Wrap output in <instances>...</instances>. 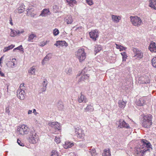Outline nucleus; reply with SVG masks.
Listing matches in <instances>:
<instances>
[{
    "mask_svg": "<svg viewBox=\"0 0 156 156\" xmlns=\"http://www.w3.org/2000/svg\"><path fill=\"white\" fill-rule=\"evenodd\" d=\"M141 144L140 147L138 148L135 152L138 156H143L144 152L149 151L150 148L152 149L151 144L146 140H141Z\"/></svg>",
    "mask_w": 156,
    "mask_h": 156,
    "instance_id": "nucleus-1",
    "label": "nucleus"
},
{
    "mask_svg": "<svg viewBox=\"0 0 156 156\" xmlns=\"http://www.w3.org/2000/svg\"><path fill=\"white\" fill-rule=\"evenodd\" d=\"M152 116L151 114L144 115L141 119V122L143 127L147 128H149L152 125Z\"/></svg>",
    "mask_w": 156,
    "mask_h": 156,
    "instance_id": "nucleus-2",
    "label": "nucleus"
},
{
    "mask_svg": "<svg viewBox=\"0 0 156 156\" xmlns=\"http://www.w3.org/2000/svg\"><path fill=\"white\" fill-rule=\"evenodd\" d=\"M152 116L151 114L144 115L141 119V122L143 127L147 128H149L152 125Z\"/></svg>",
    "mask_w": 156,
    "mask_h": 156,
    "instance_id": "nucleus-3",
    "label": "nucleus"
},
{
    "mask_svg": "<svg viewBox=\"0 0 156 156\" xmlns=\"http://www.w3.org/2000/svg\"><path fill=\"white\" fill-rule=\"evenodd\" d=\"M29 142L32 144H35L38 140V136L34 129H31L30 131V135L27 138Z\"/></svg>",
    "mask_w": 156,
    "mask_h": 156,
    "instance_id": "nucleus-4",
    "label": "nucleus"
},
{
    "mask_svg": "<svg viewBox=\"0 0 156 156\" xmlns=\"http://www.w3.org/2000/svg\"><path fill=\"white\" fill-rule=\"evenodd\" d=\"M76 57L78 59L80 62L83 61L86 58V54L83 48L79 49L76 54Z\"/></svg>",
    "mask_w": 156,
    "mask_h": 156,
    "instance_id": "nucleus-5",
    "label": "nucleus"
},
{
    "mask_svg": "<svg viewBox=\"0 0 156 156\" xmlns=\"http://www.w3.org/2000/svg\"><path fill=\"white\" fill-rule=\"evenodd\" d=\"M130 18L131 22L133 26L138 27L141 25L142 20L139 17L137 16H131Z\"/></svg>",
    "mask_w": 156,
    "mask_h": 156,
    "instance_id": "nucleus-6",
    "label": "nucleus"
},
{
    "mask_svg": "<svg viewBox=\"0 0 156 156\" xmlns=\"http://www.w3.org/2000/svg\"><path fill=\"white\" fill-rule=\"evenodd\" d=\"M30 129L28 127L25 125H21L20 126V134L24 135L28 134Z\"/></svg>",
    "mask_w": 156,
    "mask_h": 156,
    "instance_id": "nucleus-7",
    "label": "nucleus"
},
{
    "mask_svg": "<svg viewBox=\"0 0 156 156\" xmlns=\"http://www.w3.org/2000/svg\"><path fill=\"white\" fill-rule=\"evenodd\" d=\"M24 85V83L20 84V100H24L26 95L24 90L25 89Z\"/></svg>",
    "mask_w": 156,
    "mask_h": 156,
    "instance_id": "nucleus-8",
    "label": "nucleus"
},
{
    "mask_svg": "<svg viewBox=\"0 0 156 156\" xmlns=\"http://www.w3.org/2000/svg\"><path fill=\"white\" fill-rule=\"evenodd\" d=\"M139 80L140 81V83L146 84L150 82V80L147 76H141L139 78Z\"/></svg>",
    "mask_w": 156,
    "mask_h": 156,
    "instance_id": "nucleus-9",
    "label": "nucleus"
},
{
    "mask_svg": "<svg viewBox=\"0 0 156 156\" xmlns=\"http://www.w3.org/2000/svg\"><path fill=\"white\" fill-rule=\"evenodd\" d=\"M119 125H118V127L120 128H126L127 129H128L130 128L129 125L124 120L120 119L119 120Z\"/></svg>",
    "mask_w": 156,
    "mask_h": 156,
    "instance_id": "nucleus-10",
    "label": "nucleus"
},
{
    "mask_svg": "<svg viewBox=\"0 0 156 156\" xmlns=\"http://www.w3.org/2000/svg\"><path fill=\"white\" fill-rule=\"evenodd\" d=\"M89 35L90 37L94 41H96L98 37V30H92L89 33Z\"/></svg>",
    "mask_w": 156,
    "mask_h": 156,
    "instance_id": "nucleus-11",
    "label": "nucleus"
},
{
    "mask_svg": "<svg viewBox=\"0 0 156 156\" xmlns=\"http://www.w3.org/2000/svg\"><path fill=\"white\" fill-rule=\"evenodd\" d=\"M48 124L49 126L55 128L56 130H59L60 129L59 123L57 122H49Z\"/></svg>",
    "mask_w": 156,
    "mask_h": 156,
    "instance_id": "nucleus-12",
    "label": "nucleus"
},
{
    "mask_svg": "<svg viewBox=\"0 0 156 156\" xmlns=\"http://www.w3.org/2000/svg\"><path fill=\"white\" fill-rule=\"evenodd\" d=\"M54 45L58 48H60V46H65L67 47L68 46V44L64 41H56V43L54 44Z\"/></svg>",
    "mask_w": 156,
    "mask_h": 156,
    "instance_id": "nucleus-13",
    "label": "nucleus"
},
{
    "mask_svg": "<svg viewBox=\"0 0 156 156\" xmlns=\"http://www.w3.org/2000/svg\"><path fill=\"white\" fill-rule=\"evenodd\" d=\"M78 101L79 103H81L83 102L86 103L88 101V100L86 97L83 94L81 93V95L80 96H79L78 99Z\"/></svg>",
    "mask_w": 156,
    "mask_h": 156,
    "instance_id": "nucleus-14",
    "label": "nucleus"
},
{
    "mask_svg": "<svg viewBox=\"0 0 156 156\" xmlns=\"http://www.w3.org/2000/svg\"><path fill=\"white\" fill-rule=\"evenodd\" d=\"M75 133L76 134H77V137L80 138H83L85 136L84 131L82 129H79L77 131H76Z\"/></svg>",
    "mask_w": 156,
    "mask_h": 156,
    "instance_id": "nucleus-15",
    "label": "nucleus"
},
{
    "mask_svg": "<svg viewBox=\"0 0 156 156\" xmlns=\"http://www.w3.org/2000/svg\"><path fill=\"white\" fill-rule=\"evenodd\" d=\"M51 57L52 55L51 54L49 53L42 60L41 63L42 65H44L47 62L49 61L51 58Z\"/></svg>",
    "mask_w": 156,
    "mask_h": 156,
    "instance_id": "nucleus-16",
    "label": "nucleus"
},
{
    "mask_svg": "<svg viewBox=\"0 0 156 156\" xmlns=\"http://www.w3.org/2000/svg\"><path fill=\"white\" fill-rule=\"evenodd\" d=\"M156 44L154 42H152L149 45V49L151 52H156Z\"/></svg>",
    "mask_w": 156,
    "mask_h": 156,
    "instance_id": "nucleus-17",
    "label": "nucleus"
},
{
    "mask_svg": "<svg viewBox=\"0 0 156 156\" xmlns=\"http://www.w3.org/2000/svg\"><path fill=\"white\" fill-rule=\"evenodd\" d=\"M85 112H92L94 110V108L92 104L88 105L87 107L84 108Z\"/></svg>",
    "mask_w": 156,
    "mask_h": 156,
    "instance_id": "nucleus-18",
    "label": "nucleus"
},
{
    "mask_svg": "<svg viewBox=\"0 0 156 156\" xmlns=\"http://www.w3.org/2000/svg\"><path fill=\"white\" fill-rule=\"evenodd\" d=\"M112 20L114 22L118 23L121 20V17L119 16L112 15Z\"/></svg>",
    "mask_w": 156,
    "mask_h": 156,
    "instance_id": "nucleus-19",
    "label": "nucleus"
},
{
    "mask_svg": "<svg viewBox=\"0 0 156 156\" xmlns=\"http://www.w3.org/2000/svg\"><path fill=\"white\" fill-rule=\"evenodd\" d=\"M149 6L153 9L156 10V0H150Z\"/></svg>",
    "mask_w": 156,
    "mask_h": 156,
    "instance_id": "nucleus-20",
    "label": "nucleus"
},
{
    "mask_svg": "<svg viewBox=\"0 0 156 156\" xmlns=\"http://www.w3.org/2000/svg\"><path fill=\"white\" fill-rule=\"evenodd\" d=\"M16 59L13 58L12 61H9L6 64V65L9 68H13L15 65V62Z\"/></svg>",
    "mask_w": 156,
    "mask_h": 156,
    "instance_id": "nucleus-21",
    "label": "nucleus"
},
{
    "mask_svg": "<svg viewBox=\"0 0 156 156\" xmlns=\"http://www.w3.org/2000/svg\"><path fill=\"white\" fill-rule=\"evenodd\" d=\"M65 20L67 24H71L73 21L72 17L71 16H67L65 18Z\"/></svg>",
    "mask_w": 156,
    "mask_h": 156,
    "instance_id": "nucleus-22",
    "label": "nucleus"
},
{
    "mask_svg": "<svg viewBox=\"0 0 156 156\" xmlns=\"http://www.w3.org/2000/svg\"><path fill=\"white\" fill-rule=\"evenodd\" d=\"M73 145V144L71 143L69 141H66L65 144L64 145V147L65 149L70 148Z\"/></svg>",
    "mask_w": 156,
    "mask_h": 156,
    "instance_id": "nucleus-23",
    "label": "nucleus"
},
{
    "mask_svg": "<svg viewBox=\"0 0 156 156\" xmlns=\"http://www.w3.org/2000/svg\"><path fill=\"white\" fill-rule=\"evenodd\" d=\"M145 102L143 98H140L136 101V103L137 105L140 106L143 105Z\"/></svg>",
    "mask_w": 156,
    "mask_h": 156,
    "instance_id": "nucleus-24",
    "label": "nucleus"
},
{
    "mask_svg": "<svg viewBox=\"0 0 156 156\" xmlns=\"http://www.w3.org/2000/svg\"><path fill=\"white\" fill-rule=\"evenodd\" d=\"M50 11L49 9H44L41 12L40 16H46V15L49 14Z\"/></svg>",
    "mask_w": 156,
    "mask_h": 156,
    "instance_id": "nucleus-25",
    "label": "nucleus"
},
{
    "mask_svg": "<svg viewBox=\"0 0 156 156\" xmlns=\"http://www.w3.org/2000/svg\"><path fill=\"white\" fill-rule=\"evenodd\" d=\"M143 56V53L140 51H138V52H136V53H135L134 56V57H136L139 58H142Z\"/></svg>",
    "mask_w": 156,
    "mask_h": 156,
    "instance_id": "nucleus-26",
    "label": "nucleus"
},
{
    "mask_svg": "<svg viewBox=\"0 0 156 156\" xmlns=\"http://www.w3.org/2000/svg\"><path fill=\"white\" fill-rule=\"evenodd\" d=\"M118 104L120 108H123L126 106V102L123 101V100H120L119 101Z\"/></svg>",
    "mask_w": 156,
    "mask_h": 156,
    "instance_id": "nucleus-27",
    "label": "nucleus"
},
{
    "mask_svg": "<svg viewBox=\"0 0 156 156\" xmlns=\"http://www.w3.org/2000/svg\"><path fill=\"white\" fill-rule=\"evenodd\" d=\"M94 51L96 53H98L102 49V47L101 45H96L94 46Z\"/></svg>",
    "mask_w": 156,
    "mask_h": 156,
    "instance_id": "nucleus-28",
    "label": "nucleus"
},
{
    "mask_svg": "<svg viewBox=\"0 0 156 156\" xmlns=\"http://www.w3.org/2000/svg\"><path fill=\"white\" fill-rule=\"evenodd\" d=\"M57 106L59 110H62L64 108V106L63 103L61 101H59L57 104Z\"/></svg>",
    "mask_w": 156,
    "mask_h": 156,
    "instance_id": "nucleus-29",
    "label": "nucleus"
},
{
    "mask_svg": "<svg viewBox=\"0 0 156 156\" xmlns=\"http://www.w3.org/2000/svg\"><path fill=\"white\" fill-rule=\"evenodd\" d=\"M15 47V45L13 44H11L8 47H6L4 48L3 51L4 52H5L8 51L12 49Z\"/></svg>",
    "mask_w": 156,
    "mask_h": 156,
    "instance_id": "nucleus-30",
    "label": "nucleus"
},
{
    "mask_svg": "<svg viewBox=\"0 0 156 156\" xmlns=\"http://www.w3.org/2000/svg\"><path fill=\"white\" fill-rule=\"evenodd\" d=\"M103 156H111L110 149H105L104 152L103 153Z\"/></svg>",
    "mask_w": 156,
    "mask_h": 156,
    "instance_id": "nucleus-31",
    "label": "nucleus"
},
{
    "mask_svg": "<svg viewBox=\"0 0 156 156\" xmlns=\"http://www.w3.org/2000/svg\"><path fill=\"white\" fill-rule=\"evenodd\" d=\"M36 69L34 66H33L30 68V70H29V73L33 75L35 74V71Z\"/></svg>",
    "mask_w": 156,
    "mask_h": 156,
    "instance_id": "nucleus-32",
    "label": "nucleus"
},
{
    "mask_svg": "<svg viewBox=\"0 0 156 156\" xmlns=\"http://www.w3.org/2000/svg\"><path fill=\"white\" fill-rule=\"evenodd\" d=\"M36 35L34 34H32L30 35L28 38V40L29 41H32L34 37H36Z\"/></svg>",
    "mask_w": 156,
    "mask_h": 156,
    "instance_id": "nucleus-33",
    "label": "nucleus"
},
{
    "mask_svg": "<svg viewBox=\"0 0 156 156\" xmlns=\"http://www.w3.org/2000/svg\"><path fill=\"white\" fill-rule=\"evenodd\" d=\"M152 64L153 66L156 68V57H154L151 60Z\"/></svg>",
    "mask_w": 156,
    "mask_h": 156,
    "instance_id": "nucleus-34",
    "label": "nucleus"
},
{
    "mask_svg": "<svg viewBox=\"0 0 156 156\" xmlns=\"http://www.w3.org/2000/svg\"><path fill=\"white\" fill-rule=\"evenodd\" d=\"M65 72L68 75H70L72 73V69L71 68H69L65 70Z\"/></svg>",
    "mask_w": 156,
    "mask_h": 156,
    "instance_id": "nucleus-35",
    "label": "nucleus"
},
{
    "mask_svg": "<svg viewBox=\"0 0 156 156\" xmlns=\"http://www.w3.org/2000/svg\"><path fill=\"white\" fill-rule=\"evenodd\" d=\"M90 153L92 156H96V155L97 154L96 153V150L94 148L92 149L90 151Z\"/></svg>",
    "mask_w": 156,
    "mask_h": 156,
    "instance_id": "nucleus-36",
    "label": "nucleus"
},
{
    "mask_svg": "<svg viewBox=\"0 0 156 156\" xmlns=\"http://www.w3.org/2000/svg\"><path fill=\"white\" fill-rule=\"evenodd\" d=\"M25 6L24 5V4H22L20 6V13L23 12L25 10Z\"/></svg>",
    "mask_w": 156,
    "mask_h": 156,
    "instance_id": "nucleus-37",
    "label": "nucleus"
},
{
    "mask_svg": "<svg viewBox=\"0 0 156 156\" xmlns=\"http://www.w3.org/2000/svg\"><path fill=\"white\" fill-rule=\"evenodd\" d=\"M116 45V48L117 49H119L120 51H123V50H125L126 49V48H124L123 47H122L123 48H120V47L121 46L120 45H119L117 44H115Z\"/></svg>",
    "mask_w": 156,
    "mask_h": 156,
    "instance_id": "nucleus-38",
    "label": "nucleus"
},
{
    "mask_svg": "<svg viewBox=\"0 0 156 156\" xmlns=\"http://www.w3.org/2000/svg\"><path fill=\"white\" fill-rule=\"evenodd\" d=\"M59 33V31L57 29L55 28L54 30L53 34L55 36L58 35Z\"/></svg>",
    "mask_w": 156,
    "mask_h": 156,
    "instance_id": "nucleus-39",
    "label": "nucleus"
},
{
    "mask_svg": "<svg viewBox=\"0 0 156 156\" xmlns=\"http://www.w3.org/2000/svg\"><path fill=\"white\" fill-rule=\"evenodd\" d=\"M51 156H58V154L56 151H53Z\"/></svg>",
    "mask_w": 156,
    "mask_h": 156,
    "instance_id": "nucleus-40",
    "label": "nucleus"
},
{
    "mask_svg": "<svg viewBox=\"0 0 156 156\" xmlns=\"http://www.w3.org/2000/svg\"><path fill=\"white\" fill-rule=\"evenodd\" d=\"M87 3L89 5H91L93 4V2L92 0H86Z\"/></svg>",
    "mask_w": 156,
    "mask_h": 156,
    "instance_id": "nucleus-41",
    "label": "nucleus"
},
{
    "mask_svg": "<svg viewBox=\"0 0 156 156\" xmlns=\"http://www.w3.org/2000/svg\"><path fill=\"white\" fill-rule=\"evenodd\" d=\"M55 141L57 143L59 144L61 140L59 137H56L55 139Z\"/></svg>",
    "mask_w": 156,
    "mask_h": 156,
    "instance_id": "nucleus-42",
    "label": "nucleus"
},
{
    "mask_svg": "<svg viewBox=\"0 0 156 156\" xmlns=\"http://www.w3.org/2000/svg\"><path fill=\"white\" fill-rule=\"evenodd\" d=\"M46 83L47 87L48 84V81L46 79H44L43 82L42 83V87H45Z\"/></svg>",
    "mask_w": 156,
    "mask_h": 156,
    "instance_id": "nucleus-43",
    "label": "nucleus"
},
{
    "mask_svg": "<svg viewBox=\"0 0 156 156\" xmlns=\"http://www.w3.org/2000/svg\"><path fill=\"white\" fill-rule=\"evenodd\" d=\"M5 112L7 113L8 115H9L10 113V112L9 110V106H7L6 107L5 109Z\"/></svg>",
    "mask_w": 156,
    "mask_h": 156,
    "instance_id": "nucleus-44",
    "label": "nucleus"
},
{
    "mask_svg": "<svg viewBox=\"0 0 156 156\" xmlns=\"http://www.w3.org/2000/svg\"><path fill=\"white\" fill-rule=\"evenodd\" d=\"M86 72H87V69H86V68H85L83 69V70H82L81 73H80V74H81V75H85V74L86 73Z\"/></svg>",
    "mask_w": 156,
    "mask_h": 156,
    "instance_id": "nucleus-45",
    "label": "nucleus"
},
{
    "mask_svg": "<svg viewBox=\"0 0 156 156\" xmlns=\"http://www.w3.org/2000/svg\"><path fill=\"white\" fill-rule=\"evenodd\" d=\"M16 34V33L14 31L12 30L10 32V35L11 36L14 37Z\"/></svg>",
    "mask_w": 156,
    "mask_h": 156,
    "instance_id": "nucleus-46",
    "label": "nucleus"
},
{
    "mask_svg": "<svg viewBox=\"0 0 156 156\" xmlns=\"http://www.w3.org/2000/svg\"><path fill=\"white\" fill-rule=\"evenodd\" d=\"M47 88L46 83L45 87H43L41 88V90L42 92H44L46 91Z\"/></svg>",
    "mask_w": 156,
    "mask_h": 156,
    "instance_id": "nucleus-47",
    "label": "nucleus"
},
{
    "mask_svg": "<svg viewBox=\"0 0 156 156\" xmlns=\"http://www.w3.org/2000/svg\"><path fill=\"white\" fill-rule=\"evenodd\" d=\"M127 56L126 55L122 56V61H126V59L127 58Z\"/></svg>",
    "mask_w": 156,
    "mask_h": 156,
    "instance_id": "nucleus-48",
    "label": "nucleus"
},
{
    "mask_svg": "<svg viewBox=\"0 0 156 156\" xmlns=\"http://www.w3.org/2000/svg\"><path fill=\"white\" fill-rule=\"evenodd\" d=\"M84 78H85V80H86L89 77V76L87 74L84 75Z\"/></svg>",
    "mask_w": 156,
    "mask_h": 156,
    "instance_id": "nucleus-49",
    "label": "nucleus"
},
{
    "mask_svg": "<svg viewBox=\"0 0 156 156\" xmlns=\"http://www.w3.org/2000/svg\"><path fill=\"white\" fill-rule=\"evenodd\" d=\"M133 52H134V54H135V53H136V52H138V49L136 48H133Z\"/></svg>",
    "mask_w": 156,
    "mask_h": 156,
    "instance_id": "nucleus-50",
    "label": "nucleus"
},
{
    "mask_svg": "<svg viewBox=\"0 0 156 156\" xmlns=\"http://www.w3.org/2000/svg\"><path fill=\"white\" fill-rule=\"evenodd\" d=\"M16 50H20V46L14 48L13 50V51H16Z\"/></svg>",
    "mask_w": 156,
    "mask_h": 156,
    "instance_id": "nucleus-51",
    "label": "nucleus"
},
{
    "mask_svg": "<svg viewBox=\"0 0 156 156\" xmlns=\"http://www.w3.org/2000/svg\"><path fill=\"white\" fill-rule=\"evenodd\" d=\"M33 113H34L35 115H37L38 114V113L36 112V110L35 109H34L33 110Z\"/></svg>",
    "mask_w": 156,
    "mask_h": 156,
    "instance_id": "nucleus-52",
    "label": "nucleus"
},
{
    "mask_svg": "<svg viewBox=\"0 0 156 156\" xmlns=\"http://www.w3.org/2000/svg\"><path fill=\"white\" fill-rule=\"evenodd\" d=\"M46 42H42V43H41V45H40V46H41V47H43L44 46V45H46Z\"/></svg>",
    "mask_w": 156,
    "mask_h": 156,
    "instance_id": "nucleus-53",
    "label": "nucleus"
},
{
    "mask_svg": "<svg viewBox=\"0 0 156 156\" xmlns=\"http://www.w3.org/2000/svg\"><path fill=\"white\" fill-rule=\"evenodd\" d=\"M121 55L122 56H125L126 55V53L125 52H122L121 53Z\"/></svg>",
    "mask_w": 156,
    "mask_h": 156,
    "instance_id": "nucleus-54",
    "label": "nucleus"
},
{
    "mask_svg": "<svg viewBox=\"0 0 156 156\" xmlns=\"http://www.w3.org/2000/svg\"><path fill=\"white\" fill-rule=\"evenodd\" d=\"M23 49L22 47V45H20V51H22L23 52Z\"/></svg>",
    "mask_w": 156,
    "mask_h": 156,
    "instance_id": "nucleus-55",
    "label": "nucleus"
},
{
    "mask_svg": "<svg viewBox=\"0 0 156 156\" xmlns=\"http://www.w3.org/2000/svg\"><path fill=\"white\" fill-rule=\"evenodd\" d=\"M83 80L81 79V77H80V79L78 81V83H80L81 81H82Z\"/></svg>",
    "mask_w": 156,
    "mask_h": 156,
    "instance_id": "nucleus-56",
    "label": "nucleus"
},
{
    "mask_svg": "<svg viewBox=\"0 0 156 156\" xmlns=\"http://www.w3.org/2000/svg\"><path fill=\"white\" fill-rule=\"evenodd\" d=\"M9 21L10 24H11L12 25L13 24L12 22V20L11 18H10V20H9Z\"/></svg>",
    "mask_w": 156,
    "mask_h": 156,
    "instance_id": "nucleus-57",
    "label": "nucleus"
},
{
    "mask_svg": "<svg viewBox=\"0 0 156 156\" xmlns=\"http://www.w3.org/2000/svg\"><path fill=\"white\" fill-rule=\"evenodd\" d=\"M19 89H18V90H17V96L18 98H19V97H20V95L19 94H20V92H19V94L18 93H19Z\"/></svg>",
    "mask_w": 156,
    "mask_h": 156,
    "instance_id": "nucleus-58",
    "label": "nucleus"
},
{
    "mask_svg": "<svg viewBox=\"0 0 156 156\" xmlns=\"http://www.w3.org/2000/svg\"><path fill=\"white\" fill-rule=\"evenodd\" d=\"M32 112V111L31 110H29L28 111V113L29 114H31Z\"/></svg>",
    "mask_w": 156,
    "mask_h": 156,
    "instance_id": "nucleus-59",
    "label": "nucleus"
},
{
    "mask_svg": "<svg viewBox=\"0 0 156 156\" xmlns=\"http://www.w3.org/2000/svg\"><path fill=\"white\" fill-rule=\"evenodd\" d=\"M0 75L2 76H4V74L3 73H2L0 71Z\"/></svg>",
    "mask_w": 156,
    "mask_h": 156,
    "instance_id": "nucleus-60",
    "label": "nucleus"
},
{
    "mask_svg": "<svg viewBox=\"0 0 156 156\" xmlns=\"http://www.w3.org/2000/svg\"><path fill=\"white\" fill-rule=\"evenodd\" d=\"M81 77V79L83 80V81H84V80H85V78H84V75H83V76H82Z\"/></svg>",
    "mask_w": 156,
    "mask_h": 156,
    "instance_id": "nucleus-61",
    "label": "nucleus"
},
{
    "mask_svg": "<svg viewBox=\"0 0 156 156\" xmlns=\"http://www.w3.org/2000/svg\"><path fill=\"white\" fill-rule=\"evenodd\" d=\"M20 146H24V144L22 143L21 142V141H20Z\"/></svg>",
    "mask_w": 156,
    "mask_h": 156,
    "instance_id": "nucleus-62",
    "label": "nucleus"
},
{
    "mask_svg": "<svg viewBox=\"0 0 156 156\" xmlns=\"http://www.w3.org/2000/svg\"><path fill=\"white\" fill-rule=\"evenodd\" d=\"M20 140L19 139H17V143L18 144L20 145V142H19Z\"/></svg>",
    "mask_w": 156,
    "mask_h": 156,
    "instance_id": "nucleus-63",
    "label": "nucleus"
},
{
    "mask_svg": "<svg viewBox=\"0 0 156 156\" xmlns=\"http://www.w3.org/2000/svg\"><path fill=\"white\" fill-rule=\"evenodd\" d=\"M24 32V31L23 30L20 31V34H22Z\"/></svg>",
    "mask_w": 156,
    "mask_h": 156,
    "instance_id": "nucleus-64",
    "label": "nucleus"
}]
</instances>
